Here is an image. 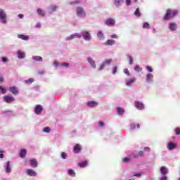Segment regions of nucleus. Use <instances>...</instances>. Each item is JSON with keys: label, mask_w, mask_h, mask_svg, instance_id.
<instances>
[{"label": "nucleus", "mask_w": 180, "mask_h": 180, "mask_svg": "<svg viewBox=\"0 0 180 180\" xmlns=\"http://www.w3.org/2000/svg\"><path fill=\"white\" fill-rule=\"evenodd\" d=\"M0 82H4V77H0Z\"/></svg>", "instance_id": "obj_61"}, {"label": "nucleus", "mask_w": 180, "mask_h": 180, "mask_svg": "<svg viewBox=\"0 0 180 180\" xmlns=\"http://www.w3.org/2000/svg\"><path fill=\"white\" fill-rule=\"evenodd\" d=\"M51 9L53 12H54V11H57V6H52L51 7Z\"/></svg>", "instance_id": "obj_48"}, {"label": "nucleus", "mask_w": 180, "mask_h": 180, "mask_svg": "<svg viewBox=\"0 0 180 180\" xmlns=\"http://www.w3.org/2000/svg\"><path fill=\"white\" fill-rule=\"evenodd\" d=\"M98 126H99V127H102L105 126V124L103 123V122H99Z\"/></svg>", "instance_id": "obj_50"}, {"label": "nucleus", "mask_w": 180, "mask_h": 180, "mask_svg": "<svg viewBox=\"0 0 180 180\" xmlns=\"http://www.w3.org/2000/svg\"><path fill=\"white\" fill-rule=\"evenodd\" d=\"M2 61H3V63H6V61H8V58H6V57H3V58H2Z\"/></svg>", "instance_id": "obj_53"}, {"label": "nucleus", "mask_w": 180, "mask_h": 180, "mask_svg": "<svg viewBox=\"0 0 180 180\" xmlns=\"http://www.w3.org/2000/svg\"><path fill=\"white\" fill-rule=\"evenodd\" d=\"M18 58H25V53H23L20 51H18Z\"/></svg>", "instance_id": "obj_32"}, {"label": "nucleus", "mask_w": 180, "mask_h": 180, "mask_svg": "<svg viewBox=\"0 0 180 180\" xmlns=\"http://www.w3.org/2000/svg\"><path fill=\"white\" fill-rule=\"evenodd\" d=\"M0 89L1 91V94H6V89H5L2 86H0Z\"/></svg>", "instance_id": "obj_40"}, {"label": "nucleus", "mask_w": 180, "mask_h": 180, "mask_svg": "<svg viewBox=\"0 0 180 180\" xmlns=\"http://www.w3.org/2000/svg\"><path fill=\"white\" fill-rule=\"evenodd\" d=\"M73 36L75 37V39H81L82 35L81 34L75 33L73 34Z\"/></svg>", "instance_id": "obj_38"}, {"label": "nucleus", "mask_w": 180, "mask_h": 180, "mask_svg": "<svg viewBox=\"0 0 180 180\" xmlns=\"http://www.w3.org/2000/svg\"><path fill=\"white\" fill-rule=\"evenodd\" d=\"M161 180H167V176H163L162 178H161Z\"/></svg>", "instance_id": "obj_60"}, {"label": "nucleus", "mask_w": 180, "mask_h": 180, "mask_svg": "<svg viewBox=\"0 0 180 180\" xmlns=\"http://www.w3.org/2000/svg\"><path fill=\"white\" fill-rule=\"evenodd\" d=\"M129 180H134V179H129Z\"/></svg>", "instance_id": "obj_64"}, {"label": "nucleus", "mask_w": 180, "mask_h": 180, "mask_svg": "<svg viewBox=\"0 0 180 180\" xmlns=\"http://www.w3.org/2000/svg\"><path fill=\"white\" fill-rule=\"evenodd\" d=\"M0 158H4V151L0 150Z\"/></svg>", "instance_id": "obj_54"}, {"label": "nucleus", "mask_w": 180, "mask_h": 180, "mask_svg": "<svg viewBox=\"0 0 180 180\" xmlns=\"http://www.w3.org/2000/svg\"><path fill=\"white\" fill-rule=\"evenodd\" d=\"M115 23L116 22L113 18H108L105 21V25H107V26H115Z\"/></svg>", "instance_id": "obj_7"}, {"label": "nucleus", "mask_w": 180, "mask_h": 180, "mask_svg": "<svg viewBox=\"0 0 180 180\" xmlns=\"http://www.w3.org/2000/svg\"><path fill=\"white\" fill-rule=\"evenodd\" d=\"M83 38L84 40H91V34L88 32H84L82 34Z\"/></svg>", "instance_id": "obj_19"}, {"label": "nucleus", "mask_w": 180, "mask_h": 180, "mask_svg": "<svg viewBox=\"0 0 180 180\" xmlns=\"http://www.w3.org/2000/svg\"><path fill=\"white\" fill-rule=\"evenodd\" d=\"M68 175H70V176H75L76 174H75V171H74V169H68Z\"/></svg>", "instance_id": "obj_29"}, {"label": "nucleus", "mask_w": 180, "mask_h": 180, "mask_svg": "<svg viewBox=\"0 0 180 180\" xmlns=\"http://www.w3.org/2000/svg\"><path fill=\"white\" fill-rule=\"evenodd\" d=\"M117 72V68L115 67L112 68V74H116Z\"/></svg>", "instance_id": "obj_49"}, {"label": "nucleus", "mask_w": 180, "mask_h": 180, "mask_svg": "<svg viewBox=\"0 0 180 180\" xmlns=\"http://www.w3.org/2000/svg\"><path fill=\"white\" fill-rule=\"evenodd\" d=\"M146 70H147L149 72H153V68H151L150 66H146Z\"/></svg>", "instance_id": "obj_46"}, {"label": "nucleus", "mask_w": 180, "mask_h": 180, "mask_svg": "<svg viewBox=\"0 0 180 180\" xmlns=\"http://www.w3.org/2000/svg\"><path fill=\"white\" fill-rule=\"evenodd\" d=\"M116 41L113 39H108L105 42H104V46H113V44H115Z\"/></svg>", "instance_id": "obj_15"}, {"label": "nucleus", "mask_w": 180, "mask_h": 180, "mask_svg": "<svg viewBox=\"0 0 180 180\" xmlns=\"http://www.w3.org/2000/svg\"><path fill=\"white\" fill-rule=\"evenodd\" d=\"M136 126H137L138 129H140V124H137Z\"/></svg>", "instance_id": "obj_63"}, {"label": "nucleus", "mask_w": 180, "mask_h": 180, "mask_svg": "<svg viewBox=\"0 0 180 180\" xmlns=\"http://www.w3.org/2000/svg\"><path fill=\"white\" fill-rule=\"evenodd\" d=\"M18 39H21V40H29V36L25 34H18Z\"/></svg>", "instance_id": "obj_25"}, {"label": "nucleus", "mask_w": 180, "mask_h": 180, "mask_svg": "<svg viewBox=\"0 0 180 180\" xmlns=\"http://www.w3.org/2000/svg\"><path fill=\"white\" fill-rule=\"evenodd\" d=\"M123 4V0H114V5L115 6H120Z\"/></svg>", "instance_id": "obj_30"}, {"label": "nucleus", "mask_w": 180, "mask_h": 180, "mask_svg": "<svg viewBox=\"0 0 180 180\" xmlns=\"http://www.w3.org/2000/svg\"><path fill=\"white\" fill-rule=\"evenodd\" d=\"M176 15H178V11H176V10H172L169 8L167 10L163 19L164 20H169V19H172V18H175Z\"/></svg>", "instance_id": "obj_1"}, {"label": "nucleus", "mask_w": 180, "mask_h": 180, "mask_svg": "<svg viewBox=\"0 0 180 180\" xmlns=\"http://www.w3.org/2000/svg\"><path fill=\"white\" fill-rule=\"evenodd\" d=\"M87 106H89V108H96V106H98V102H96V101H89L87 103Z\"/></svg>", "instance_id": "obj_14"}, {"label": "nucleus", "mask_w": 180, "mask_h": 180, "mask_svg": "<svg viewBox=\"0 0 180 180\" xmlns=\"http://www.w3.org/2000/svg\"><path fill=\"white\" fill-rule=\"evenodd\" d=\"M131 129H136V124H131Z\"/></svg>", "instance_id": "obj_59"}, {"label": "nucleus", "mask_w": 180, "mask_h": 180, "mask_svg": "<svg viewBox=\"0 0 180 180\" xmlns=\"http://www.w3.org/2000/svg\"><path fill=\"white\" fill-rule=\"evenodd\" d=\"M23 17H24L23 14H19L18 15L19 19H23Z\"/></svg>", "instance_id": "obj_57"}, {"label": "nucleus", "mask_w": 180, "mask_h": 180, "mask_svg": "<svg viewBox=\"0 0 180 180\" xmlns=\"http://www.w3.org/2000/svg\"><path fill=\"white\" fill-rule=\"evenodd\" d=\"M74 39H75V37L74 36V34H71L68 38H66V40H74Z\"/></svg>", "instance_id": "obj_39"}, {"label": "nucleus", "mask_w": 180, "mask_h": 180, "mask_svg": "<svg viewBox=\"0 0 180 180\" xmlns=\"http://www.w3.org/2000/svg\"><path fill=\"white\" fill-rule=\"evenodd\" d=\"M27 175H29L30 176H36L37 174L34 170L30 169L27 170Z\"/></svg>", "instance_id": "obj_17"}, {"label": "nucleus", "mask_w": 180, "mask_h": 180, "mask_svg": "<svg viewBox=\"0 0 180 180\" xmlns=\"http://www.w3.org/2000/svg\"><path fill=\"white\" fill-rule=\"evenodd\" d=\"M124 74H126V75H128V77L130 76V72H129V69L125 68L124 70Z\"/></svg>", "instance_id": "obj_41"}, {"label": "nucleus", "mask_w": 180, "mask_h": 180, "mask_svg": "<svg viewBox=\"0 0 180 180\" xmlns=\"http://www.w3.org/2000/svg\"><path fill=\"white\" fill-rule=\"evenodd\" d=\"M131 158H137V155H136L134 153H132L129 155V158H124L122 159V162L127 163L131 160Z\"/></svg>", "instance_id": "obj_6"}, {"label": "nucleus", "mask_w": 180, "mask_h": 180, "mask_svg": "<svg viewBox=\"0 0 180 180\" xmlns=\"http://www.w3.org/2000/svg\"><path fill=\"white\" fill-rule=\"evenodd\" d=\"M144 151H148L149 153V151H151V149L150 148V147H146L144 148Z\"/></svg>", "instance_id": "obj_51"}, {"label": "nucleus", "mask_w": 180, "mask_h": 180, "mask_svg": "<svg viewBox=\"0 0 180 180\" xmlns=\"http://www.w3.org/2000/svg\"><path fill=\"white\" fill-rule=\"evenodd\" d=\"M167 148L168 150H175L176 148V143H174V142H170L167 144Z\"/></svg>", "instance_id": "obj_13"}, {"label": "nucleus", "mask_w": 180, "mask_h": 180, "mask_svg": "<svg viewBox=\"0 0 180 180\" xmlns=\"http://www.w3.org/2000/svg\"><path fill=\"white\" fill-rule=\"evenodd\" d=\"M32 82H34V79L33 78L25 81V84H32Z\"/></svg>", "instance_id": "obj_36"}, {"label": "nucleus", "mask_w": 180, "mask_h": 180, "mask_svg": "<svg viewBox=\"0 0 180 180\" xmlns=\"http://www.w3.org/2000/svg\"><path fill=\"white\" fill-rule=\"evenodd\" d=\"M41 110H43V107H41V105H37L35 106L34 112L36 113V115H40V113H41Z\"/></svg>", "instance_id": "obj_10"}, {"label": "nucleus", "mask_w": 180, "mask_h": 180, "mask_svg": "<svg viewBox=\"0 0 180 180\" xmlns=\"http://www.w3.org/2000/svg\"><path fill=\"white\" fill-rule=\"evenodd\" d=\"M136 82V78L135 77H131L128 82H127L126 85L127 86H131L132 84H134Z\"/></svg>", "instance_id": "obj_18"}, {"label": "nucleus", "mask_w": 180, "mask_h": 180, "mask_svg": "<svg viewBox=\"0 0 180 180\" xmlns=\"http://www.w3.org/2000/svg\"><path fill=\"white\" fill-rule=\"evenodd\" d=\"M135 107L139 110H143V109H144V104L139 101H135Z\"/></svg>", "instance_id": "obj_8"}, {"label": "nucleus", "mask_w": 180, "mask_h": 180, "mask_svg": "<svg viewBox=\"0 0 180 180\" xmlns=\"http://www.w3.org/2000/svg\"><path fill=\"white\" fill-rule=\"evenodd\" d=\"M143 27V29H150V24L148 22H144Z\"/></svg>", "instance_id": "obj_37"}, {"label": "nucleus", "mask_w": 180, "mask_h": 180, "mask_svg": "<svg viewBox=\"0 0 180 180\" xmlns=\"http://www.w3.org/2000/svg\"><path fill=\"white\" fill-rule=\"evenodd\" d=\"M50 131H51L50 127H46L44 129V133H50Z\"/></svg>", "instance_id": "obj_43"}, {"label": "nucleus", "mask_w": 180, "mask_h": 180, "mask_svg": "<svg viewBox=\"0 0 180 180\" xmlns=\"http://www.w3.org/2000/svg\"><path fill=\"white\" fill-rule=\"evenodd\" d=\"M81 150H82V148H81V145L79 144H76L75 146L73 148V151L75 154H78V153H79Z\"/></svg>", "instance_id": "obj_12"}, {"label": "nucleus", "mask_w": 180, "mask_h": 180, "mask_svg": "<svg viewBox=\"0 0 180 180\" xmlns=\"http://www.w3.org/2000/svg\"><path fill=\"white\" fill-rule=\"evenodd\" d=\"M79 167H80V168H85V167H86V165H88V162L86 161H84L82 162L78 163Z\"/></svg>", "instance_id": "obj_27"}, {"label": "nucleus", "mask_w": 180, "mask_h": 180, "mask_svg": "<svg viewBox=\"0 0 180 180\" xmlns=\"http://www.w3.org/2000/svg\"><path fill=\"white\" fill-rule=\"evenodd\" d=\"M134 176H141V173H136L134 175Z\"/></svg>", "instance_id": "obj_58"}, {"label": "nucleus", "mask_w": 180, "mask_h": 180, "mask_svg": "<svg viewBox=\"0 0 180 180\" xmlns=\"http://www.w3.org/2000/svg\"><path fill=\"white\" fill-rule=\"evenodd\" d=\"M32 59H34V61H43V58L41 56H33Z\"/></svg>", "instance_id": "obj_33"}, {"label": "nucleus", "mask_w": 180, "mask_h": 180, "mask_svg": "<svg viewBox=\"0 0 180 180\" xmlns=\"http://www.w3.org/2000/svg\"><path fill=\"white\" fill-rule=\"evenodd\" d=\"M134 15L135 16H138V18L141 16V13H140V8H136V10L134 12Z\"/></svg>", "instance_id": "obj_34"}, {"label": "nucleus", "mask_w": 180, "mask_h": 180, "mask_svg": "<svg viewBox=\"0 0 180 180\" xmlns=\"http://www.w3.org/2000/svg\"><path fill=\"white\" fill-rule=\"evenodd\" d=\"M175 133L177 136H179V134H180V128H176L175 129Z\"/></svg>", "instance_id": "obj_45"}, {"label": "nucleus", "mask_w": 180, "mask_h": 180, "mask_svg": "<svg viewBox=\"0 0 180 180\" xmlns=\"http://www.w3.org/2000/svg\"><path fill=\"white\" fill-rule=\"evenodd\" d=\"M37 12L38 15H39V16H42V17L46 16V13L41 8H38L37 10Z\"/></svg>", "instance_id": "obj_24"}, {"label": "nucleus", "mask_w": 180, "mask_h": 180, "mask_svg": "<svg viewBox=\"0 0 180 180\" xmlns=\"http://www.w3.org/2000/svg\"><path fill=\"white\" fill-rule=\"evenodd\" d=\"M160 172L163 176L167 175L168 170L167 169V167L162 166L160 167Z\"/></svg>", "instance_id": "obj_22"}, {"label": "nucleus", "mask_w": 180, "mask_h": 180, "mask_svg": "<svg viewBox=\"0 0 180 180\" xmlns=\"http://www.w3.org/2000/svg\"><path fill=\"white\" fill-rule=\"evenodd\" d=\"M138 155H139V157H144V152L143 151H139L138 153Z\"/></svg>", "instance_id": "obj_47"}, {"label": "nucleus", "mask_w": 180, "mask_h": 180, "mask_svg": "<svg viewBox=\"0 0 180 180\" xmlns=\"http://www.w3.org/2000/svg\"><path fill=\"white\" fill-rule=\"evenodd\" d=\"M38 74L39 75H41L42 74H44V71L38 72Z\"/></svg>", "instance_id": "obj_62"}, {"label": "nucleus", "mask_w": 180, "mask_h": 180, "mask_svg": "<svg viewBox=\"0 0 180 180\" xmlns=\"http://www.w3.org/2000/svg\"><path fill=\"white\" fill-rule=\"evenodd\" d=\"M97 37L99 40H104L105 39V35L103 34V32L102 31H99L97 34Z\"/></svg>", "instance_id": "obj_21"}, {"label": "nucleus", "mask_w": 180, "mask_h": 180, "mask_svg": "<svg viewBox=\"0 0 180 180\" xmlns=\"http://www.w3.org/2000/svg\"><path fill=\"white\" fill-rule=\"evenodd\" d=\"M30 165H31V167H34V168H37V160L36 159L30 160Z\"/></svg>", "instance_id": "obj_16"}, {"label": "nucleus", "mask_w": 180, "mask_h": 180, "mask_svg": "<svg viewBox=\"0 0 180 180\" xmlns=\"http://www.w3.org/2000/svg\"><path fill=\"white\" fill-rule=\"evenodd\" d=\"M27 151L26 149H21L20 152V157L21 158H25L26 157Z\"/></svg>", "instance_id": "obj_23"}, {"label": "nucleus", "mask_w": 180, "mask_h": 180, "mask_svg": "<svg viewBox=\"0 0 180 180\" xmlns=\"http://www.w3.org/2000/svg\"><path fill=\"white\" fill-rule=\"evenodd\" d=\"M61 157L63 160H65V158H67V153H65V152H63L61 153Z\"/></svg>", "instance_id": "obj_42"}, {"label": "nucleus", "mask_w": 180, "mask_h": 180, "mask_svg": "<svg viewBox=\"0 0 180 180\" xmlns=\"http://www.w3.org/2000/svg\"><path fill=\"white\" fill-rule=\"evenodd\" d=\"M126 4H127V6H129L130 5V4H131V0H126Z\"/></svg>", "instance_id": "obj_52"}, {"label": "nucleus", "mask_w": 180, "mask_h": 180, "mask_svg": "<svg viewBox=\"0 0 180 180\" xmlns=\"http://www.w3.org/2000/svg\"><path fill=\"white\" fill-rule=\"evenodd\" d=\"M117 110L118 115H123L124 113V110L120 107H117Z\"/></svg>", "instance_id": "obj_31"}, {"label": "nucleus", "mask_w": 180, "mask_h": 180, "mask_svg": "<svg viewBox=\"0 0 180 180\" xmlns=\"http://www.w3.org/2000/svg\"><path fill=\"white\" fill-rule=\"evenodd\" d=\"M128 58L129 60V64L130 65H133V58L131 56H128Z\"/></svg>", "instance_id": "obj_44"}, {"label": "nucleus", "mask_w": 180, "mask_h": 180, "mask_svg": "<svg viewBox=\"0 0 180 180\" xmlns=\"http://www.w3.org/2000/svg\"><path fill=\"white\" fill-rule=\"evenodd\" d=\"M62 65H63V67H68L69 64H68V63H63L62 64Z\"/></svg>", "instance_id": "obj_56"}, {"label": "nucleus", "mask_w": 180, "mask_h": 180, "mask_svg": "<svg viewBox=\"0 0 180 180\" xmlns=\"http://www.w3.org/2000/svg\"><path fill=\"white\" fill-rule=\"evenodd\" d=\"M170 30H172V32H174L175 30H176V24L175 22H172L169 24V26Z\"/></svg>", "instance_id": "obj_20"}, {"label": "nucleus", "mask_w": 180, "mask_h": 180, "mask_svg": "<svg viewBox=\"0 0 180 180\" xmlns=\"http://www.w3.org/2000/svg\"><path fill=\"white\" fill-rule=\"evenodd\" d=\"M87 61L89 64H90V65L92 67V68L94 69L96 68V63H95V60L92 59V58L91 57L87 58Z\"/></svg>", "instance_id": "obj_9"}, {"label": "nucleus", "mask_w": 180, "mask_h": 180, "mask_svg": "<svg viewBox=\"0 0 180 180\" xmlns=\"http://www.w3.org/2000/svg\"><path fill=\"white\" fill-rule=\"evenodd\" d=\"M0 20L1 23H6V13L2 8H0Z\"/></svg>", "instance_id": "obj_2"}, {"label": "nucleus", "mask_w": 180, "mask_h": 180, "mask_svg": "<svg viewBox=\"0 0 180 180\" xmlns=\"http://www.w3.org/2000/svg\"><path fill=\"white\" fill-rule=\"evenodd\" d=\"M135 71H137V72H140L141 71H143V68H141L140 66L139 65H136L134 68Z\"/></svg>", "instance_id": "obj_35"}, {"label": "nucleus", "mask_w": 180, "mask_h": 180, "mask_svg": "<svg viewBox=\"0 0 180 180\" xmlns=\"http://www.w3.org/2000/svg\"><path fill=\"white\" fill-rule=\"evenodd\" d=\"M111 39H117V35L116 34L111 35Z\"/></svg>", "instance_id": "obj_55"}, {"label": "nucleus", "mask_w": 180, "mask_h": 180, "mask_svg": "<svg viewBox=\"0 0 180 180\" xmlns=\"http://www.w3.org/2000/svg\"><path fill=\"white\" fill-rule=\"evenodd\" d=\"M4 100L6 103H11V102H15V98L11 96H4Z\"/></svg>", "instance_id": "obj_5"}, {"label": "nucleus", "mask_w": 180, "mask_h": 180, "mask_svg": "<svg viewBox=\"0 0 180 180\" xmlns=\"http://www.w3.org/2000/svg\"><path fill=\"white\" fill-rule=\"evenodd\" d=\"M77 15L80 16L81 18H85V16H86L85 11H84V9L81 7H77Z\"/></svg>", "instance_id": "obj_4"}, {"label": "nucleus", "mask_w": 180, "mask_h": 180, "mask_svg": "<svg viewBox=\"0 0 180 180\" xmlns=\"http://www.w3.org/2000/svg\"><path fill=\"white\" fill-rule=\"evenodd\" d=\"M9 91L13 94V95H18V94H19V91H18V88H16V86L10 87Z\"/></svg>", "instance_id": "obj_11"}, {"label": "nucleus", "mask_w": 180, "mask_h": 180, "mask_svg": "<svg viewBox=\"0 0 180 180\" xmlns=\"http://www.w3.org/2000/svg\"><path fill=\"white\" fill-rule=\"evenodd\" d=\"M111 62H112L111 58L105 60L104 62L99 67L98 71H101V70L105 68V65H109V64H110Z\"/></svg>", "instance_id": "obj_3"}, {"label": "nucleus", "mask_w": 180, "mask_h": 180, "mask_svg": "<svg viewBox=\"0 0 180 180\" xmlns=\"http://www.w3.org/2000/svg\"><path fill=\"white\" fill-rule=\"evenodd\" d=\"M6 172L9 174L11 172V162L8 161L6 166Z\"/></svg>", "instance_id": "obj_28"}, {"label": "nucleus", "mask_w": 180, "mask_h": 180, "mask_svg": "<svg viewBox=\"0 0 180 180\" xmlns=\"http://www.w3.org/2000/svg\"><path fill=\"white\" fill-rule=\"evenodd\" d=\"M153 78H154V75H153V74L149 73L146 75V81L147 82H150L151 81H153Z\"/></svg>", "instance_id": "obj_26"}]
</instances>
